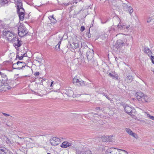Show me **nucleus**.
<instances>
[{
    "mask_svg": "<svg viewBox=\"0 0 154 154\" xmlns=\"http://www.w3.org/2000/svg\"><path fill=\"white\" fill-rule=\"evenodd\" d=\"M79 52L81 55L86 52L87 57L88 60H91L93 57L94 55L93 50L90 49L87 46H84L82 45L79 50Z\"/></svg>",
    "mask_w": 154,
    "mask_h": 154,
    "instance_id": "1",
    "label": "nucleus"
},
{
    "mask_svg": "<svg viewBox=\"0 0 154 154\" xmlns=\"http://www.w3.org/2000/svg\"><path fill=\"white\" fill-rule=\"evenodd\" d=\"M3 35L7 38V39L11 42L13 39H14L17 36V35L11 31H9L5 29L3 31Z\"/></svg>",
    "mask_w": 154,
    "mask_h": 154,
    "instance_id": "2",
    "label": "nucleus"
},
{
    "mask_svg": "<svg viewBox=\"0 0 154 154\" xmlns=\"http://www.w3.org/2000/svg\"><path fill=\"white\" fill-rule=\"evenodd\" d=\"M17 29L18 35L20 37L24 36L28 33V30L23 24H20L17 27Z\"/></svg>",
    "mask_w": 154,
    "mask_h": 154,
    "instance_id": "3",
    "label": "nucleus"
},
{
    "mask_svg": "<svg viewBox=\"0 0 154 154\" xmlns=\"http://www.w3.org/2000/svg\"><path fill=\"white\" fill-rule=\"evenodd\" d=\"M25 63L23 62L18 61L17 63L13 64L12 68L14 69H20L26 66L28 67L26 64L25 65Z\"/></svg>",
    "mask_w": 154,
    "mask_h": 154,
    "instance_id": "4",
    "label": "nucleus"
},
{
    "mask_svg": "<svg viewBox=\"0 0 154 154\" xmlns=\"http://www.w3.org/2000/svg\"><path fill=\"white\" fill-rule=\"evenodd\" d=\"M72 82L73 84H75L79 86H83L86 85L84 81H83L80 79H78L77 78V77H75L73 79Z\"/></svg>",
    "mask_w": 154,
    "mask_h": 154,
    "instance_id": "5",
    "label": "nucleus"
},
{
    "mask_svg": "<svg viewBox=\"0 0 154 154\" xmlns=\"http://www.w3.org/2000/svg\"><path fill=\"white\" fill-rule=\"evenodd\" d=\"M60 138L53 137L50 140V143L52 146H56L60 144Z\"/></svg>",
    "mask_w": 154,
    "mask_h": 154,
    "instance_id": "6",
    "label": "nucleus"
},
{
    "mask_svg": "<svg viewBox=\"0 0 154 154\" xmlns=\"http://www.w3.org/2000/svg\"><path fill=\"white\" fill-rule=\"evenodd\" d=\"M11 42L14 43V45L16 48H18L20 47L22 45L20 41L19 40L18 37L17 36L14 39H13Z\"/></svg>",
    "mask_w": 154,
    "mask_h": 154,
    "instance_id": "7",
    "label": "nucleus"
},
{
    "mask_svg": "<svg viewBox=\"0 0 154 154\" xmlns=\"http://www.w3.org/2000/svg\"><path fill=\"white\" fill-rule=\"evenodd\" d=\"M122 6L124 10L129 12L130 15L133 13V8L130 6H129L127 5V4L125 3H123Z\"/></svg>",
    "mask_w": 154,
    "mask_h": 154,
    "instance_id": "8",
    "label": "nucleus"
},
{
    "mask_svg": "<svg viewBox=\"0 0 154 154\" xmlns=\"http://www.w3.org/2000/svg\"><path fill=\"white\" fill-rule=\"evenodd\" d=\"M0 152L1 154H11V152L2 145H0Z\"/></svg>",
    "mask_w": 154,
    "mask_h": 154,
    "instance_id": "9",
    "label": "nucleus"
},
{
    "mask_svg": "<svg viewBox=\"0 0 154 154\" xmlns=\"http://www.w3.org/2000/svg\"><path fill=\"white\" fill-rule=\"evenodd\" d=\"M65 93L69 97H74L75 95L73 94V92L71 90V88H66L64 91Z\"/></svg>",
    "mask_w": 154,
    "mask_h": 154,
    "instance_id": "10",
    "label": "nucleus"
},
{
    "mask_svg": "<svg viewBox=\"0 0 154 154\" xmlns=\"http://www.w3.org/2000/svg\"><path fill=\"white\" fill-rule=\"evenodd\" d=\"M126 131L131 136L134 138L137 139L138 138V135L135 133H134L129 128H126Z\"/></svg>",
    "mask_w": 154,
    "mask_h": 154,
    "instance_id": "11",
    "label": "nucleus"
},
{
    "mask_svg": "<svg viewBox=\"0 0 154 154\" xmlns=\"http://www.w3.org/2000/svg\"><path fill=\"white\" fill-rule=\"evenodd\" d=\"M118 150L114 148H111L108 149L106 151V154H117Z\"/></svg>",
    "mask_w": 154,
    "mask_h": 154,
    "instance_id": "12",
    "label": "nucleus"
},
{
    "mask_svg": "<svg viewBox=\"0 0 154 154\" xmlns=\"http://www.w3.org/2000/svg\"><path fill=\"white\" fill-rule=\"evenodd\" d=\"M14 81L13 80H9L8 81V84H3L4 85H3V90L5 91H6L7 90H8L9 89L11 88V87L9 85H11L10 83L11 82H14Z\"/></svg>",
    "mask_w": 154,
    "mask_h": 154,
    "instance_id": "13",
    "label": "nucleus"
},
{
    "mask_svg": "<svg viewBox=\"0 0 154 154\" xmlns=\"http://www.w3.org/2000/svg\"><path fill=\"white\" fill-rule=\"evenodd\" d=\"M22 0H17L16 2V5H17V12H19L20 8L23 7Z\"/></svg>",
    "mask_w": 154,
    "mask_h": 154,
    "instance_id": "14",
    "label": "nucleus"
},
{
    "mask_svg": "<svg viewBox=\"0 0 154 154\" xmlns=\"http://www.w3.org/2000/svg\"><path fill=\"white\" fill-rule=\"evenodd\" d=\"M143 96L142 99H141L140 100V102L144 103L150 102V99L147 95L144 94Z\"/></svg>",
    "mask_w": 154,
    "mask_h": 154,
    "instance_id": "15",
    "label": "nucleus"
},
{
    "mask_svg": "<svg viewBox=\"0 0 154 154\" xmlns=\"http://www.w3.org/2000/svg\"><path fill=\"white\" fill-rule=\"evenodd\" d=\"M72 145L71 143H69L67 141H64L61 144L60 146L63 148H66L68 147L71 146Z\"/></svg>",
    "mask_w": 154,
    "mask_h": 154,
    "instance_id": "16",
    "label": "nucleus"
},
{
    "mask_svg": "<svg viewBox=\"0 0 154 154\" xmlns=\"http://www.w3.org/2000/svg\"><path fill=\"white\" fill-rule=\"evenodd\" d=\"M134 79L133 76L131 75H129L126 77L125 81V82L128 83H131Z\"/></svg>",
    "mask_w": 154,
    "mask_h": 154,
    "instance_id": "17",
    "label": "nucleus"
},
{
    "mask_svg": "<svg viewBox=\"0 0 154 154\" xmlns=\"http://www.w3.org/2000/svg\"><path fill=\"white\" fill-rule=\"evenodd\" d=\"M123 45L124 42L122 41L121 40H117L116 44V48L118 49H120L122 47Z\"/></svg>",
    "mask_w": 154,
    "mask_h": 154,
    "instance_id": "18",
    "label": "nucleus"
},
{
    "mask_svg": "<svg viewBox=\"0 0 154 154\" xmlns=\"http://www.w3.org/2000/svg\"><path fill=\"white\" fill-rule=\"evenodd\" d=\"M144 94L142 92H138L137 93L136 98L139 102H140V100L142 99Z\"/></svg>",
    "mask_w": 154,
    "mask_h": 154,
    "instance_id": "19",
    "label": "nucleus"
},
{
    "mask_svg": "<svg viewBox=\"0 0 154 154\" xmlns=\"http://www.w3.org/2000/svg\"><path fill=\"white\" fill-rule=\"evenodd\" d=\"M124 109L125 112L128 114L131 115L132 114V108L128 106H124Z\"/></svg>",
    "mask_w": 154,
    "mask_h": 154,
    "instance_id": "20",
    "label": "nucleus"
},
{
    "mask_svg": "<svg viewBox=\"0 0 154 154\" xmlns=\"http://www.w3.org/2000/svg\"><path fill=\"white\" fill-rule=\"evenodd\" d=\"M19 12H17V13L18 14L20 19L23 20L24 18V13L23 12H20V11Z\"/></svg>",
    "mask_w": 154,
    "mask_h": 154,
    "instance_id": "21",
    "label": "nucleus"
},
{
    "mask_svg": "<svg viewBox=\"0 0 154 154\" xmlns=\"http://www.w3.org/2000/svg\"><path fill=\"white\" fill-rule=\"evenodd\" d=\"M143 51L149 56L152 53L151 51L147 47L143 49Z\"/></svg>",
    "mask_w": 154,
    "mask_h": 154,
    "instance_id": "22",
    "label": "nucleus"
},
{
    "mask_svg": "<svg viewBox=\"0 0 154 154\" xmlns=\"http://www.w3.org/2000/svg\"><path fill=\"white\" fill-rule=\"evenodd\" d=\"M108 75L111 77H112L113 79H116L117 80L118 78V76L117 75H115L114 74L112 73H109L108 74Z\"/></svg>",
    "mask_w": 154,
    "mask_h": 154,
    "instance_id": "23",
    "label": "nucleus"
},
{
    "mask_svg": "<svg viewBox=\"0 0 154 154\" xmlns=\"http://www.w3.org/2000/svg\"><path fill=\"white\" fill-rule=\"evenodd\" d=\"M72 47L76 49L79 47V45L77 42H74L72 43Z\"/></svg>",
    "mask_w": 154,
    "mask_h": 154,
    "instance_id": "24",
    "label": "nucleus"
},
{
    "mask_svg": "<svg viewBox=\"0 0 154 154\" xmlns=\"http://www.w3.org/2000/svg\"><path fill=\"white\" fill-rule=\"evenodd\" d=\"M82 149L81 148H78L76 149V154H82Z\"/></svg>",
    "mask_w": 154,
    "mask_h": 154,
    "instance_id": "25",
    "label": "nucleus"
},
{
    "mask_svg": "<svg viewBox=\"0 0 154 154\" xmlns=\"http://www.w3.org/2000/svg\"><path fill=\"white\" fill-rule=\"evenodd\" d=\"M4 140L6 142V143L7 144H8L11 143V142L10 140L7 136H4Z\"/></svg>",
    "mask_w": 154,
    "mask_h": 154,
    "instance_id": "26",
    "label": "nucleus"
},
{
    "mask_svg": "<svg viewBox=\"0 0 154 154\" xmlns=\"http://www.w3.org/2000/svg\"><path fill=\"white\" fill-rule=\"evenodd\" d=\"M123 24H122L120 23H119L117 25V27L118 28V29H120V30L123 29Z\"/></svg>",
    "mask_w": 154,
    "mask_h": 154,
    "instance_id": "27",
    "label": "nucleus"
},
{
    "mask_svg": "<svg viewBox=\"0 0 154 154\" xmlns=\"http://www.w3.org/2000/svg\"><path fill=\"white\" fill-rule=\"evenodd\" d=\"M7 3L8 1L7 0H1V5H4Z\"/></svg>",
    "mask_w": 154,
    "mask_h": 154,
    "instance_id": "28",
    "label": "nucleus"
},
{
    "mask_svg": "<svg viewBox=\"0 0 154 154\" xmlns=\"http://www.w3.org/2000/svg\"><path fill=\"white\" fill-rule=\"evenodd\" d=\"M82 154H92V153L90 150H87L83 152Z\"/></svg>",
    "mask_w": 154,
    "mask_h": 154,
    "instance_id": "29",
    "label": "nucleus"
},
{
    "mask_svg": "<svg viewBox=\"0 0 154 154\" xmlns=\"http://www.w3.org/2000/svg\"><path fill=\"white\" fill-rule=\"evenodd\" d=\"M147 116L149 119L154 121V116H151L149 114H147Z\"/></svg>",
    "mask_w": 154,
    "mask_h": 154,
    "instance_id": "30",
    "label": "nucleus"
},
{
    "mask_svg": "<svg viewBox=\"0 0 154 154\" xmlns=\"http://www.w3.org/2000/svg\"><path fill=\"white\" fill-rule=\"evenodd\" d=\"M123 29H128V28H129L130 27V25L126 26V25L123 24Z\"/></svg>",
    "mask_w": 154,
    "mask_h": 154,
    "instance_id": "31",
    "label": "nucleus"
},
{
    "mask_svg": "<svg viewBox=\"0 0 154 154\" xmlns=\"http://www.w3.org/2000/svg\"><path fill=\"white\" fill-rule=\"evenodd\" d=\"M122 152L118 154H128V152L125 150H122Z\"/></svg>",
    "mask_w": 154,
    "mask_h": 154,
    "instance_id": "32",
    "label": "nucleus"
},
{
    "mask_svg": "<svg viewBox=\"0 0 154 154\" xmlns=\"http://www.w3.org/2000/svg\"><path fill=\"white\" fill-rule=\"evenodd\" d=\"M23 56H19V55H18V54H17V55H16V58H19V60H22L23 58Z\"/></svg>",
    "mask_w": 154,
    "mask_h": 154,
    "instance_id": "33",
    "label": "nucleus"
},
{
    "mask_svg": "<svg viewBox=\"0 0 154 154\" xmlns=\"http://www.w3.org/2000/svg\"><path fill=\"white\" fill-rule=\"evenodd\" d=\"M93 63L94 66H96L98 65V63L96 60H94L93 61Z\"/></svg>",
    "mask_w": 154,
    "mask_h": 154,
    "instance_id": "34",
    "label": "nucleus"
},
{
    "mask_svg": "<svg viewBox=\"0 0 154 154\" xmlns=\"http://www.w3.org/2000/svg\"><path fill=\"white\" fill-rule=\"evenodd\" d=\"M102 95L103 96H105L106 97V98L108 100H110V99H111L109 97L108 95H107L106 94L104 93H103L102 94Z\"/></svg>",
    "mask_w": 154,
    "mask_h": 154,
    "instance_id": "35",
    "label": "nucleus"
},
{
    "mask_svg": "<svg viewBox=\"0 0 154 154\" xmlns=\"http://www.w3.org/2000/svg\"><path fill=\"white\" fill-rule=\"evenodd\" d=\"M106 138H109V139L108 140H106V141H110L112 140V137L110 136H107L106 137Z\"/></svg>",
    "mask_w": 154,
    "mask_h": 154,
    "instance_id": "36",
    "label": "nucleus"
},
{
    "mask_svg": "<svg viewBox=\"0 0 154 154\" xmlns=\"http://www.w3.org/2000/svg\"><path fill=\"white\" fill-rule=\"evenodd\" d=\"M151 59L152 60V63L154 64V56H151Z\"/></svg>",
    "mask_w": 154,
    "mask_h": 154,
    "instance_id": "37",
    "label": "nucleus"
},
{
    "mask_svg": "<svg viewBox=\"0 0 154 154\" xmlns=\"http://www.w3.org/2000/svg\"><path fill=\"white\" fill-rule=\"evenodd\" d=\"M53 20H51V22L53 24L57 22V20L55 19H53Z\"/></svg>",
    "mask_w": 154,
    "mask_h": 154,
    "instance_id": "38",
    "label": "nucleus"
},
{
    "mask_svg": "<svg viewBox=\"0 0 154 154\" xmlns=\"http://www.w3.org/2000/svg\"><path fill=\"white\" fill-rule=\"evenodd\" d=\"M85 28L84 26H82L81 27L80 31L81 32H83V31H84L85 30Z\"/></svg>",
    "mask_w": 154,
    "mask_h": 154,
    "instance_id": "39",
    "label": "nucleus"
},
{
    "mask_svg": "<svg viewBox=\"0 0 154 154\" xmlns=\"http://www.w3.org/2000/svg\"><path fill=\"white\" fill-rule=\"evenodd\" d=\"M20 12H23V13L25 12V10L23 7L20 8Z\"/></svg>",
    "mask_w": 154,
    "mask_h": 154,
    "instance_id": "40",
    "label": "nucleus"
},
{
    "mask_svg": "<svg viewBox=\"0 0 154 154\" xmlns=\"http://www.w3.org/2000/svg\"><path fill=\"white\" fill-rule=\"evenodd\" d=\"M42 61V58H38V60H36V61L39 62V63H41V62Z\"/></svg>",
    "mask_w": 154,
    "mask_h": 154,
    "instance_id": "41",
    "label": "nucleus"
},
{
    "mask_svg": "<svg viewBox=\"0 0 154 154\" xmlns=\"http://www.w3.org/2000/svg\"><path fill=\"white\" fill-rule=\"evenodd\" d=\"M152 20V18H151V17L149 18L147 20V23L150 22H151V20Z\"/></svg>",
    "mask_w": 154,
    "mask_h": 154,
    "instance_id": "42",
    "label": "nucleus"
},
{
    "mask_svg": "<svg viewBox=\"0 0 154 154\" xmlns=\"http://www.w3.org/2000/svg\"><path fill=\"white\" fill-rule=\"evenodd\" d=\"M61 40H62V39H60V41L58 42V44H57V45L56 46V48H57V46L58 45H59V46H60V44H61Z\"/></svg>",
    "mask_w": 154,
    "mask_h": 154,
    "instance_id": "43",
    "label": "nucleus"
},
{
    "mask_svg": "<svg viewBox=\"0 0 154 154\" xmlns=\"http://www.w3.org/2000/svg\"><path fill=\"white\" fill-rule=\"evenodd\" d=\"M61 40H62V39H60V41L58 42V44H57V45L56 46V48H57V46L58 45H59V46H60V44H61Z\"/></svg>",
    "mask_w": 154,
    "mask_h": 154,
    "instance_id": "44",
    "label": "nucleus"
},
{
    "mask_svg": "<svg viewBox=\"0 0 154 154\" xmlns=\"http://www.w3.org/2000/svg\"><path fill=\"white\" fill-rule=\"evenodd\" d=\"M39 74V73L38 72H35L34 74V75L35 76H38Z\"/></svg>",
    "mask_w": 154,
    "mask_h": 154,
    "instance_id": "45",
    "label": "nucleus"
},
{
    "mask_svg": "<svg viewBox=\"0 0 154 154\" xmlns=\"http://www.w3.org/2000/svg\"><path fill=\"white\" fill-rule=\"evenodd\" d=\"M2 114L5 116H9L10 115L8 114L5 113L3 112Z\"/></svg>",
    "mask_w": 154,
    "mask_h": 154,
    "instance_id": "46",
    "label": "nucleus"
},
{
    "mask_svg": "<svg viewBox=\"0 0 154 154\" xmlns=\"http://www.w3.org/2000/svg\"><path fill=\"white\" fill-rule=\"evenodd\" d=\"M54 84H55L54 82L53 81L52 82H51V85H50V87H52V86H53V85Z\"/></svg>",
    "mask_w": 154,
    "mask_h": 154,
    "instance_id": "47",
    "label": "nucleus"
},
{
    "mask_svg": "<svg viewBox=\"0 0 154 154\" xmlns=\"http://www.w3.org/2000/svg\"><path fill=\"white\" fill-rule=\"evenodd\" d=\"M96 110H98V109H100V107H97L96 108Z\"/></svg>",
    "mask_w": 154,
    "mask_h": 154,
    "instance_id": "48",
    "label": "nucleus"
},
{
    "mask_svg": "<svg viewBox=\"0 0 154 154\" xmlns=\"http://www.w3.org/2000/svg\"><path fill=\"white\" fill-rule=\"evenodd\" d=\"M17 66L19 67H21L22 65H21V64H19V65H17Z\"/></svg>",
    "mask_w": 154,
    "mask_h": 154,
    "instance_id": "49",
    "label": "nucleus"
},
{
    "mask_svg": "<svg viewBox=\"0 0 154 154\" xmlns=\"http://www.w3.org/2000/svg\"><path fill=\"white\" fill-rule=\"evenodd\" d=\"M60 46H59V45H58L57 46V49H60Z\"/></svg>",
    "mask_w": 154,
    "mask_h": 154,
    "instance_id": "50",
    "label": "nucleus"
},
{
    "mask_svg": "<svg viewBox=\"0 0 154 154\" xmlns=\"http://www.w3.org/2000/svg\"><path fill=\"white\" fill-rule=\"evenodd\" d=\"M50 17L51 18H53V19H54V17L53 15H52V16H50Z\"/></svg>",
    "mask_w": 154,
    "mask_h": 154,
    "instance_id": "51",
    "label": "nucleus"
},
{
    "mask_svg": "<svg viewBox=\"0 0 154 154\" xmlns=\"http://www.w3.org/2000/svg\"><path fill=\"white\" fill-rule=\"evenodd\" d=\"M33 92L34 93V94H38V93H37L36 92Z\"/></svg>",
    "mask_w": 154,
    "mask_h": 154,
    "instance_id": "52",
    "label": "nucleus"
},
{
    "mask_svg": "<svg viewBox=\"0 0 154 154\" xmlns=\"http://www.w3.org/2000/svg\"><path fill=\"white\" fill-rule=\"evenodd\" d=\"M33 92L34 93V94H38V93H37L36 92Z\"/></svg>",
    "mask_w": 154,
    "mask_h": 154,
    "instance_id": "53",
    "label": "nucleus"
},
{
    "mask_svg": "<svg viewBox=\"0 0 154 154\" xmlns=\"http://www.w3.org/2000/svg\"><path fill=\"white\" fill-rule=\"evenodd\" d=\"M26 54L25 53L22 56H23V57H24V56H26Z\"/></svg>",
    "mask_w": 154,
    "mask_h": 154,
    "instance_id": "54",
    "label": "nucleus"
},
{
    "mask_svg": "<svg viewBox=\"0 0 154 154\" xmlns=\"http://www.w3.org/2000/svg\"><path fill=\"white\" fill-rule=\"evenodd\" d=\"M129 44V43H127V42H126V44L127 45H128Z\"/></svg>",
    "mask_w": 154,
    "mask_h": 154,
    "instance_id": "55",
    "label": "nucleus"
},
{
    "mask_svg": "<svg viewBox=\"0 0 154 154\" xmlns=\"http://www.w3.org/2000/svg\"><path fill=\"white\" fill-rule=\"evenodd\" d=\"M108 1V0H105V2H106V1Z\"/></svg>",
    "mask_w": 154,
    "mask_h": 154,
    "instance_id": "56",
    "label": "nucleus"
},
{
    "mask_svg": "<svg viewBox=\"0 0 154 154\" xmlns=\"http://www.w3.org/2000/svg\"><path fill=\"white\" fill-rule=\"evenodd\" d=\"M69 5V4H66V5Z\"/></svg>",
    "mask_w": 154,
    "mask_h": 154,
    "instance_id": "57",
    "label": "nucleus"
},
{
    "mask_svg": "<svg viewBox=\"0 0 154 154\" xmlns=\"http://www.w3.org/2000/svg\"><path fill=\"white\" fill-rule=\"evenodd\" d=\"M47 154H51L50 153H48Z\"/></svg>",
    "mask_w": 154,
    "mask_h": 154,
    "instance_id": "58",
    "label": "nucleus"
},
{
    "mask_svg": "<svg viewBox=\"0 0 154 154\" xmlns=\"http://www.w3.org/2000/svg\"><path fill=\"white\" fill-rule=\"evenodd\" d=\"M102 23H103V22H102Z\"/></svg>",
    "mask_w": 154,
    "mask_h": 154,
    "instance_id": "59",
    "label": "nucleus"
},
{
    "mask_svg": "<svg viewBox=\"0 0 154 154\" xmlns=\"http://www.w3.org/2000/svg\"><path fill=\"white\" fill-rule=\"evenodd\" d=\"M1 122H0V125L1 124Z\"/></svg>",
    "mask_w": 154,
    "mask_h": 154,
    "instance_id": "60",
    "label": "nucleus"
},
{
    "mask_svg": "<svg viewBox=\"0 0 154 154\" xmlns=\"http://www.w3.org/2000/svg\"><path fill=\"white\" fill-rule=\"evenodd\" d=\"M49 20H51V19H49Z\"/></svg>",
    "mask_w": 154,
    "mask_h": 154,
    "instance_id": "61",
    "label": "nucleus"
}]
</instances>
